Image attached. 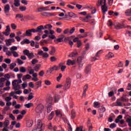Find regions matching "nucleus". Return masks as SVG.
Returning a JSON list of instances; mask_svg holds the SVG:
<instances>
[{
  "mask_svg": "<svg viewBox=\"0 0 131 131\" xmlns=\"http://www.w3.org/2000/svg\"><path fill=\"white\" fill-rule=\"evenodd\" d=\"M37 131H45V124L42 123V122L40 120L37 121Z\"/></svg>",
  "mask_w": 131,
  "mask_h": 131,
  "instance_id": "39448f33",
  "label": "nucleus"
},
{
  "mask_svg": "<svg viewBox=\"0 0 131 131\" xmlns=\"http://www.w3.org/2000/svg\"><path fill=\"white\" fill-rule=\"evenodd\" d=\"M120 99H117V102H116V104H115V106H119V107H122V103L119 102V101H119Z\"/></svg>",
  "mask_w": 131,
  "mask_h": 131,
  "instance_id": "e433bc0d",
  "label": "nucleus"
},
{
  "mask_svg": "<svg viewBox=\"0 0 131 131\" xmlns=\"http://www.w3.org/2000/svg\"><path fill=\"white\" fill-rule=\"evenodd\" d=\"M12 52H11V51H7L6 52V55H7V56H8L9 57H11V56H12Z\"/></svg>",
  "mask_w": 131,
  "mask_h": 131,
  "instance_id": "69168bd1",
  "label": "nucleus"
},
{
  "mask_svg": "<svg viewBox=\"0 0 131 131\" xmlns=\"http://www.w3.org/2000/svg\"><path fill=\"white\" fill-rule=\"evenodd\" d=\"M74 31H75V28L73 27L70 30H69L70 34H73V33H74Z\"/></svg>",
  "mask_w": 131,
  "mask_h": 131,
  "instance_id": "4d7b16f0",
  "label": "nucleus"
},
{
  "mask_svg": "<svg viewBox=\"0 0 131 131\" xmlns=\"http://www.w3.org/2000/svg\"><path fill=\"white\" fill-rule=\"evenodd\" d=\"M42 56L43 58H48L49 55V54H48V53L45 52V53H43V54Z\"/></svg>",
  "mask_w": 131,
  "mask_h": 131,
  "instance_id": "bf43d9fd",
  "label": "nucleus"
},
{
  "mask_svg": "<svg viewBox=\"0 0 131 131\" xmlns=\"http://www.w3.org/2000/svg\"><path fill=\"white\" fill-rule=\"evenodd\" d=\"M121 101H122V102H127V99H126V97L124 96H123L121 98Z\"/></svg>",
  "mask_w": 131,
  "mask_h": 131,
  "instance_id": "603ef678",
  "label": "nucleus"
},
{
  "mask_svg": "<svg viewBox=\"0 0 131 131\" xmlns=\"http://www.w3.org/2000/svg\"><path fill=\"white\" fill-rule=\"evenodd\" d=\"M77 55H78V53H77V50H76V49H75L74 50V52L71 53L69 54V57H70V58H74V57H76Z\"/></svg>",
  "mask_w": 131,
  "mask_h": 131,
  "instance_id": "4468645a",
  "label": "nucleus"
},
{
  "mask_svg": "<svg viewBox=\"0 0 131 131\" xmlns=\"http://www.w3.org/2000/svg\"><path fill=\"white\" fill-rule=\"evenodd\" d=\"M70 86H71V79H70V78H67L62 90H63L64 92H67V91L70 89Z\"/></svg>",
  "mask_w": 131,
  "mask_h": 131,
  "instance_id": "7ed1b4c3",
  "label": "nucleus"
},
{
  "mask_svg": "<svg viewBox=\"0 0 131 131\" xmlns=\"http://www.w3.org/2000/svg\"><path fill=\"white\" fill-rule=\"evenodd\" d=\"M92 18V16L89 14L83 18V21H84V22H90V18Z\"/></svg>",
  "mask_w": 131,
  "mask_h": 131,
  "instance_id": "4be33fe9",
  "label": "nucleus"
},
{
  "mask_svg": "<svg viewBox=\"0 0 131 131\" xmlns=\"http://www.w3.org/2000/svg\"><path fill=\"white\" fill-rule=\"evenodd\" d=\"M99 111H100V112H101V113H104V112H105V111H106V108L104 106H101L99 108Z\"/></svg>",
  "mask_w": 131,
  "mask_h": 131,
  "instance_id": "79ce46f5",
  "label": "nucleus"
},
{
  "mask_svg": "<svg viewBox=\"0 0 131 131\" xmlns=\"http://www.w3.org/2000/svg\"><path fill=\"white\" fill-rule=\"evenodd\" d=\"M110 127L111 128H115V127H116V124L115 123H112L110 125Z\"/></svg>",
  "mask_w": 131,
  "mask_h": 131,
  "instance_id": "e2e57ef3",
  "label": "nucleus"
},
{
  "mask_svg": "<svg viewBox=\"0 0 131 131\" xmlns=\"http://www.w3.org/2000/svg\"><path fill=\"white\" fill-rule=\"evenodd\" d=\"M69 17H71L72 18H76L77 16L76 14H74L73 12H68Z\"/></svg>",
  "mask_w": 131,
  "mask_h": 131,
  "instance_id": "473e14b6",
  "label": "nucleus"
},
{
  "mask_svg": "<svg viewBox=\"0 0 131 131\" xmlns=\"http://www.w3.org/2000/svg\"><path fill=\"white\" fill-rule=\"evenodd\" d=\"M54 102L55 103H57V102L59 101V100H60V96L58 94H55L54 96Z\"/></svg>",
  "mask_w": 131,
  "mask_h": 131,
  "instance_id": "412c9836",
  "label": "nucleus"
},
{
  "mask_svg": "<svg viewBox=\"0 0 131 131\" xmlns=\"http://www.w3.org/2000/svg\"><path fill=\"white\" fill-rule=\"evenodd\" d=\"M46 106L47 108V113H50L53 110V105H46Z\"/></svg>",
  "mask_w": 131,
  "mask_h": 131,
  "instance_id": "a878e982",
  "label": "nucleus"
},
{
  "mask_svg": "<svg viewBox=\"0 0 131 131\" xmlns=\"http://www.w3.org/2000/svg\"><path fill=\"white\" fill-rule=\"evenodd\" d=\"M38 62V60H37V59H33L31 63L33 65H34L35 64H36V63H37Z\"/></svg>",
  "mask_w": 131,
  "mask_h": 131,
  "instance_id": "5fc2aeb1",
  "label": "nucleus"
},
{
  "mask_svg": "<svg viewBox=\"0 0 131 131\" xmlns=\"http://www.w3.org/2000/svg\"><path fill=\"white\" fill-rule=\"evenodd\" d=\"M53 26H52V25H47L45 26V27H43L44 28V30L45 29H48V30H51V29H52Z\"/></svg>",
  "mask_w": 131,
  "mask_h": 131,
  "instance_id": "72a5a7b5",
  "label": "nucleus"
},
{
  "mask_svg": "<svg viewBox=\"0 0 131 131\" xmlns=\"http://www.w3.org/2000/svg\"><path fill=\"white\" fill-rule=\"evenodd\" d=\"M94 105L95 108H99L100 107V103H99V102L95 101Z\"/></svg>",
  "mask_w": 131,
  "mask_h": 131,
  "instance_id": "ea45409f",
  "label": "nucleus"
},
{
  "mask_svg": "<svg viewBox=\"0 0 131 131\" xmlns=\"http://www.w3.org/2000/svg\"><path fill=\"white\" fill-rule=\"evenodd\" d=\"M107 25L110 27H112L115 24L111 21V20H109L107 23Z\"/></svg>",
  "mask_w": 131,
  "mask_h": 131,
  "instance_id": "a18cd8bd",
  "label": "nucleus"
},
{
  "mask_svg": "<svg viewBox=\"0 0 131 131\" xmlns=\"http://www.w3.org/2000/svg\"><path fill=\"white\" fill-rule=\"evenodd\" d=\"M64 122L68 124V131H72V127L71 126V125H70V123H69L68 120L64 119Z\"/></svg>",
  "mask_w": 131,
  "mask_h": 131,
  "instance_id": "6ab92c4d",
  "label": "nucleus"
},
{
  "mask_svg": "<svg viewBox=\"0 0 131 131\" xmlns=\"http://www.w3.org/2000/svg\"><path fill=\"white\" fill-rule=\"evenodd\" d=\"M53 101H54V98L52 96H49L46 99V104L47 105L53 106Z\"/></svg>",
  "mask_w": 131,
  "mask_h": 131,
  "instance_id": "1a4fd4ad",
  "label": "nucleus"
},
{
  "mask_svg": "<svg viewBox=\"0 0 131 131\" xmlns=\"http://www.w3.org/2000/svg\"><path fill=\"white\" fill-rule=\"evenodd\" d=\"M9 124H10L9 120H6L4 122V127H8V126H9Z\"/></svg>",
  "mask_w": 131,
  "mask_h": 131,
  "instance_id": "c03bdc74",
  "label": "nucleus"
},
{
  "mask_svg": "<svg viewBox=\"0 0 131 131\" xmlns=\"http://www.w3.org/2000/svg\"><path fill=\"white\" fill-rule=\"evenodd\" d=\"M53 117H54V112H52L50 116H49V118H48L49 120H52Z\"/></svg>",
  "mask_w": 131,
  "mask_h": 131,
  "instance_id": "37998d69",
  "label": "nucleus"
},
{
  "mask_svg": "<svg viewBox=\"0 0 131 131\" xmlns=\"http://www.w3.org/2000/svg\"><path fill=\"white\" fill-rule=\"evenodd\" d=\"M10 12V5L7 4L4 6V13L7 14Z\"/></svg>",
  "mask_w": 131,
  "mask_h": 131,
  "instance_id": "a211bd4d",
  "label": "nucleus"
},
{
  "mask_svg": "<svg viewBox=\"0 0 131 131\" xmlns=\"http://www.w3.org/2000/svg\"><path fill=\"white\" fill-rule=\"evenodd\" d=\"M23 54L24 55H25L26 56H27L29 60H31V59H33L34 58V54L33 53L29 52V50H26L23 51Z\"/></svg>",
  "mask_w": 131,
  "mask_h": 131,
  "instance_id": "6e6552de",
  "label": "nucleus"
},
{
  "mask_svg": "<svg viewBox=\"0 0 131 131\" xmlns=\"http://www.w3.org/2000/svg\"><path fill=\"white\" fill-rule=\"evenodd\" d=\"M42 30H45V29L43 28V26L41 25L37 27L36 30L34 29V30H33V31L34 32V33H36L37 32H41Z\"/></svg>",
  "mask_w": 131,
  "mask_h": 131,
  "instance_id": "ddd939ff",
  "label": "nucleus"
},
{
  "mask_svg": "<svg viewBox=\"0 0 131 131\" xmlns=\"http://www.w3.org/2000/svg\"><path fill=\"white\" fill-rule=\"evenodd\" d=\"M16 94L17 95H21L22 94V91H15V92H11L10 93V96L11 97H13L14 99H18V96H16L15 94Z\"/></svg>",
  "mask_w": 131,
  "mask_h": 131,
  "instance_id": "9b49d317",
  "label": "nucleus"
},
{
  "mask_svg": "<svg viewBox=\"0 0 131 131\" xmlns=\"http://www.w3.org/2000/svg\"><path fill=\"white\" fill-rule=\"evenodd\" d=\"M89 8L91 10H92V14H95V13H96V8H95V7H93V6H90Z\"/></svg>",
  "mask_w": 131,
  "mask_h": 131,
  "instance_id": "58836bf2",
  "label": "nucleus"
},
{
  "mask_svg": "<svg viewBox=\"0 0 131 131\" xmlns=\"http://www.w3.org/2000/svg\"><path fill=\"white\" fill-rule=\"evenodd\" d=\"M32 106H33V103L31 102L25 104V107H26V108H28V109L31 107H32Z\"/></svg>",
  "mask_w": 131,
  "mask_h": 131,
  "instance_id": "c9c22d12",
  "label": "nucleus"
},
{
  "mask_svg": "<svg viewBox=\"0 0 131 131\" xmlns=\"http://www.w3.org/2000/svg\"><path fill=\"white\" fill-rule=\"evenodd\" d=\"M27 87V82H25L22 84L23 89H25V88Z\"/></svg>",
  "mask_w": 131,
  "mask_h": 131,
  "instance_id": "774afa93",
  "label": "nucleus"
},
{
  "mask_svg": "<svg viewBox=\"0 0 131 131\" xmlns=\"http://www.w3.org/2000/svg\"><path fill=\"white\" fill-rule=\"evenodd\" d=\"M9 50L13 53V52H16V51L18 50V47H17V46H12L9 49Z\"/></svg>",
  "mask_w": 131,
  "mask_h": 131,
  "instance_id": "7c9ffc66",
  "label": "nucleus"
},
{
  "mask_svg": "<svg viewBox=\"0 0 131 131\" xmlns=\"http://www.w3.org/2000/svg\"><path fill=\"white\" fill-rule=\"evenodd\" d=\"M34 29H31L30 30H28L26 31V36H31L32 35V32L34 33L33 31Z\"/></svg>",
  "mask_w": 131,
  "mask_h": 131,
  "instance_id": "f3484780",
  "label": "nucleus"
},
{
  "mask_svg": "<svg viewBox=\"0 0 131 131\" xmlns=\"http://www.w3.org/2000/svg\"><path fill=\"white\" fill-rule=\"evenodd\" d=\"M34 70H30L29 74L32 75L33 78L32 79V80H33V81H38V78H37V73H34Z\"/></svg>",
  "mask_w": 131,
  "mask_h": 131,
  "instance_id": "0eeeda50",
  "label": "nucleus"
},
{
  "mask_svg": "<svg viewBox=\"0 0 131 131\" xmlns=\"http://www.w3.org/2000/svg\"><path fill=\"white\" fill-rule=\"evenodd\" d=\"M26 7L25 6H21L19 8V10H20L21 12H24V11H26Z\"/></svg>",
  "mask_w": 131,
  "mask_h": 131,
  "instance_id": "3c124183",
  "label": "nucleus"
},
{
  "mask_svg": "<svg viewBox=\"0 0 131 131\" xmlns=\"http://www.w3.org/2000/svg\"><path fill=\"white\" fill-rule=\"evenodd\" d=\"M43 109H45V106L43 104L39 103L37 105L36 107L35 112L38 114H40V113H42Z\"/></svg>",
  "mask_w": 131,
  "mask_h": 131,
  "instance_id": "423d86ee",
  "label": "nucleus"
},
{
  "mask_svg": "<svg viewBox=\"0 0 131 131\" xmlns=\"http://www.w3.org/2000/svg\"><path fill=\"white\" fill-rule=\"evenodd\" d=\"M102 50H100L99 51H98L95 55L96 57H100V55H101V54H102Z\"/></svg>",
  "mask_w": 131,
  "mask_h": 131,
  "instance_id": "680f3d73",
  "label": "nucleus"
},
{
  "mask_svg": "<svg viewBox=\"0 0 131 131\" xmlns=\"http://www.w3.org/2000/svg\"><path fill=\"white\" fill-rule=\"evenodd\" d=\"M30 78H31V76H30L29 74H27L24 76L23 80L24 81L25 80H26V79H30Z\"/></svg>",
  "mask_w": 131,
  "mask_h": 131,
  "instance_id": "bb28decb",
  "label": "nucleus"
},
{
  "mask_svg": "<svg viewBox=\"0 0 131 131\" xmlns=\"http://www.w3.org/2000/svg\"><path fill=\"white\" fill-rule=\"evenodd\" d=\"M19 71H20V72H21L22 73H24V72H26V69H25V67H20Z\"/></svg>",
  "mask_w": 131,
  "mask_h": 131,
  "instance_id": "4c0bfd02",
  "label": "nucleus"
},
{
  "mask_svg": "<svg viewBox=\"0 0 131 131\" xmlns=\"http://www.w3.org/2000/svg\"><path fill=\"white\" fill-rule=\"evenodd\" d=\"M53 71H54V70H53V68L51 67L47 71V73H49V74H52Z\"/></svg>",
  "mask_w": 131,
  "mask_h": 131,
  "instance_id": "09e8293b",
  "label": "nucleus"
},
{
  "mask_svg": "<svg viewBox=\"0 0 131 131\" xmlns=\"http://www.w3.org/2000/svg\"><path fill=\"white\" fill-rule=\"evenodd\" d=\"M114 26L115 29H122V28H130V27L129 26H126L123 23L121 24L117 23L114 25Z\"/></svg>",
  "mask_w": 131,
  "mask_h": 131,
  "instance_id": "20e7f679",
  "label": "nucleus"
},
{
  "mask_svg": "<svg viewBox=\"0 0 131 131\" xmlns=\"http://www.w3.org/2000/svg\"><path fill=\"white\" fill-rule=\"evenodd\" d=\"M11 27L12 29H13V30H15L17 28V26H16L15 24H11Z\"/></svg>",
  "mask_w": 131,
  "mask_h": 131,
  "instance_id": "6e6d98bb",
  "label": "nucleus"
},
{
  "mask_svg": "<svg viewBox=\"0 0 131 131\" xmlns=\"http://www.w3.org/2000/svg\"><path fill=\"white\" fill-rule=\"evenodd\" d=\"M33 125V121L32 120L29 121L27 123V126L28 127H31Z\"/></svg>",
  "mask_w": 131,
  "mask_h": 131,
  "instance_id": "2f4dec72",
  "label": "nucleus"
},
{
  "mask_svg": "<svg viewBox=\"0 0 131 131\" xmlns=\"http://www.w3.org/2000/svg\"><path fill=\"white\" fill-rule=\"evenodd\" d=\"M106 0H98L96 4L97 7H101L103 15H105L106 12L108 11V7L106 6Z\"/></svg>",
  "mask_w": 131,
  "mask_h": 131,
  "instance_id": "f257e3e1",
  "label": "nucleus"
},
{
  "mask_svg": "<svg viewBox=\"0 0 131 131\" xmlns=\"http://www.w3.org/2000/svg\"><path fill=\"white\" fill-rule=\"evenodd\" d=\"M20 83H22V80L21 79L18 80H14L12 82V88L15 91H19L21 89Z\"/></svg>",
  "mask_w": 131,
  "mask_h": 131,
  "instance_id": "f03ea898",
  "label": "nucleus"
},
{
  "mask_svg": "<svg viewBox=\"0 0 131 131\" xmlns=\"http://www.w3.org/2000/svg\"><path fill=\"white\" fill-rule=\"evenodd\" d=\"M91 66L89 65V66H88L86 67V69H85V73L88 74V73H91Z\"/></svg>",
  "mask_w": 131,
  "mask_h": 131,
  "instance_id": "c756f323",
  "label": "nucleus"
},
{
  "mask_svg": "<svg viewBox=\"0 0 131 131\" xmlns=\"http://www.w3.org/2000/svg\"><path fill=\"white\" fill-rule=\"evenodd\" d=\"M75 117V112L74 111H72L71 112V118H74Z\"/></svg>",
  "mask_w": 131,
  "mask_h": 131,
  "instance_id": "0e129e2a",
  "label": "nucleus"
},
{
  "mask_svg": "<svg viewBox=\"0 0 131 131\" xmlns=\"http://www.w3.org/2000/svg\"><path fill=\"white\" fill-rule=\"evenodd\" d=\"M17 61L18 65H22V64L24 63L23 61H22V60H21L20 58H18Z\"/></svg>",
  "mask_w": 131,
  "mask_h": 131,
  "instance_id": "864d4df0",
  "label": "nucleus"
},
{
  "mask_svg": "<svg viewBox=\"0 0 131 131\" xmlns=\"http://www.w3.org/2000/svg\"><path fill=\"white\" fill-rule=\"evenodd\" d=\"M76 63V60H71V59H68L67 62V65L68 66H70V65H75V64Z\"/></svg>",
  "mask_w": 131,
  "mask_h": 131,
  "instance_id": "2eb2a0df",
  "label": "nucleus"
},
{
  "mask_svg": "<svg viewBox=\"0 0 131 131\" xmlns=\"http://www.w3.org/2000/svg\"><path fill=\"white\" fill-rule=\"evenodd\" d=\"M12 54L14 58H18V57H19V54L16 51L12 52Z\"/></svg>",
  "mask_w": 131,
  "mask_h": 131,
  "instance_id": "49530a36",
  "label": "nucleus"
},
{
  "mask_svg": "<svg viewBox=\"0 0 131 131\" xmlns=\"http://www.w3.org/2000/svg\"><path fill=\"white\" fill-rule=\"evenodd\" d=\"M5 42L7 47H10L12 45V42H15V39L10 38L5 40Z\"/></svg>",
  "mask_w": 131,
  "mask_h": 131,
  "instance_id": "f8f14e48",
  "label": "nucleus"
},
{
  "mask_svg": "<svg viewBox=\"0 0 131 131\" xmlns=\"http://www.w3.org/2000/svg\"><path fill=\"white\" fill-rule=\"evenodd\" d=\"M55 114L56 116L58 117H62V112L60 110H57L55 111Z\"/></svg>",
  "mask_w": 131,
  "mask_h": 131,
  "instance_id": "5701e85b",
  "label": "nucleus"
},
{
  "mask_svg": "<svg viewBox=\"0 0 131 131\" xmlns=\"http://www.w3.org/2000/svg\"><path fill=\"white\" fill-rule=\"evenodd\" d=\"M16 18L17 19H20L23 18V15L22 14H18L16 15Z\"/></svg>",
  "mask_w": 131,
  "mask_h": 131,
  "instance_id": "13d9d810",
  "label": "nucleus"
},
{
  "mask_svg": "<svg viewBox=\"0 0 131 131\" xmlns=\"http://www.w3.org/2000/svg\"><path fill=\"white\" fill-rule=\"evenodd\" d=\"M16 63H12L10 64V69H14L16 67Z\"/></svg>",
  "mask_w": 131,
  "mask_h": 131,
  "instance_id": "de8ad7c7",
  "label": "nucleus"
},
{
  "mask_svg": "<svg viewBox=\"0 0 131 131\" xmlns=\"http://www.w3.org/2000/svg\"><path fill=\"white\" fill-rule=\"evenodd\" d=\"M83 58L81 56L78 57L77 59V62L78 63V65L79 67V68H81L82 66H83V64L82 63V60Z\"/></svg>",
  "mask_w": 131,
  "mask_h": 131,
  "instance_id": "9d476101",
  "label": "nucleus"
},
{
  "mask_svg": "<svg viewBox=\"0 0 131 131\" xmlns=\"http://www.w3.org/2000/svg\"><path fill=\"white\" fill-rule=\"evenodd\" d=\"M108 59L114 58V54L111 52H109L106 56Z\"/></svg>",
  "mask_w": 131,
  "mask_h": 131,
  "instance_id": "c85d7f7f",
  "label": "nucleus"
},
{
  "mask_svg": "<svg viewBox=\"0 0 131 131\" xmlns=\"http://www.w3.org/2000/svg\"><path fill=\"white\" fill-rule=\"evenodd\" d=\"M120 119H122V115H119L117 118L115 119L116 123H118L120 121Z\"/></svg>",
  "mask_w": 131,
  "mask_h": 131,
  "instance_id": "f704fd0d",
  "label": "nucleus"
},
{
  "mask_svg": "<svg viewBox=\"0 0 131 131\" xmlns=\"http://www.w3.org/2000/svg\"><path fill=\"white\" fill-rule=\"evenodd\" d=\"M12 113L13 114H16V115L19 114V113H20V111L18 110H15L13 111Z\"/></svg>",
  "mask_w": 131,
  "mask_h": 131,
  "instance_id": "052dcab7",
  "label": "nucleus"
},
{
  "mask_svg": "<svg viewBox=\"0 0 131 131\" xmlns=\"http://www.w3.org/2000/svg\"><path fill=\"white\" fill-rule=\"evenodd\" d=\"M59 68H60L61 71L62 72H64L65 71V70L66 69V66L63 64V63L61 62L59 64Z\"/></svg>",
  "mask_w": 131,
  "mask_h": 131,
  "instance_id": "aec40b11",
  "label": "nucleus"
},
{
  "mask_svg": "<svg viewBox=\"0 0 131 131\" xmlns=\"http://www.w3.org/2000/svg\"><path fill=\"white\" fill-rule=\"evenodd\" d=\"M56 52V49H55V47H52L51 51L50 52V55H54Z\"/></svg>",
  "mask_w": 131,
  "mask_h": 131,
  "instance_id": "a19ab883",
  "label": "nucleus"
},
{
  "mask_svg": "<svg viewBox=\"0 0 131 131\" xmlns=\"http://www.w3.org/2000/svg\"><path fill=\"white\" fill-rule=\"evenodd\" d=\"M51 82L49 80H46L45 81V84L46 85H51Z\"/></svg>",
  "mask_w": 131,
  "mask_h": 131,
  "instance_id": "8fccbe9b",
  "label": "nucleus"
},
{
  "mask_svg": "<svg viewBox=\"0 0 131 131\" xmlns=\"http://www.w3.org/2000/svg\"><path fill=\"white\" fill-rule=\"evenodd\" d=\"M60 36V38L54 40L55 43H58V42H62V41H63V39H64V37H65L64 36V35H61Z\"/></svg>",
  "mask_w": 131,
  "mask_h": 131,
  "instance_id": "dca6fc26",
  "label": "nucleus"
},
{
  "mask_svg": "<svg viewBox=\"0 0 131 131\" xmlns=\"http://www.w3.org/2000/svg\"><path fill=\"white\" fill-rule=\"evenodd\" d=\"M14 5L15 7H16V8L20 7V0H14Z\"/></svg>",
  "mask_w": 131,
  "mask_h": 131,
  "instance_id": "cd10ccee",
  "label": "nucleus"
},
{
  "mask_svg": "<svg viewBox=\"0 0 131 131\" xmlns=\"http://www.w3.org/2000/svg\"><path fill=\"white\" fill-rule=\"evenodd\" d=\"M42 16H45L46 17H51L54 16V13H50L49 12H43L42 14Z\"/></svg>",
  "mask_w": 131,
  "mask_h": 131,
  "instance_id": "b1692460",
  "label": "nucleus"
},
{
  "mask_svg": "<svg viewBox=\"0 0 131 131\" xmlns=\"http://www.w3.org/2000/svg\"><path fill=\"white\" fill-rule=\"evenodd\" d=\"M41 67V65L40 64H36L34 67V70L35 71L37 72L40 69V67Z\"/></svg>",
  "mask_w": 131,
  "mask_h": 131,
  "instance_id": "393cba45",
  "label": "nucleus"
},
{
  "mask_svg": "<svg viewBox=\"0 0 131 131\" xmlns=\"http://www.w3.org/2000/svg\"><path fill=\"white\" fill-rule=\"evenodd\" d=\"M4 62H6L7 64H10L11 63V60L9 58H6L4 60Z\"/></svg>",
  "mask_w": 131,
  "mask_h": 131,
  "instance_id": "338daca9",
  "label": "nucleus"
}]
</instances>
